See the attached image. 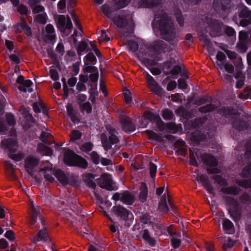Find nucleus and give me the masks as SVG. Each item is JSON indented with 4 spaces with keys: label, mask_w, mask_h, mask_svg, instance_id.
Instances as JSON below:
<instances>
[{
    "label": "nucleus",
    "mask_w": 251,
    "mask_h": 251,
    "mask_svg": "<svg viewBox=\"0 0 251 251\" xmlns=\"http://www.w3.org/2000/svg\"><path fill=\"white\" fill-rule=\"evenodd\" d=\"M102 12L109 19L111 20L115 25L118 28L126 27L128 33H131L134 30V24L129 11H121L119 14L113 16L112 10L107 4L102 6Z\"/></svg>",
    "instance_id": "f257e3e1"
},
{
    "label": "nucleus",
    "mask_w": 251,
    "mask_h": 251,
    "mask_svg": "<svg viewBox=\"0 0 251 251\" xmlns=\"http://www.w3.org/2000/svg\"><path fill=\"white\" fill-rule=\"evenodd\" d=\"M106 129L107 134L104 133L100 134L102 146L105 151H109V154L111 156L118 155V153H116L115 150L112 149V146L119 142L120 139L118 136L119 133L110 125L106 126Z\"/></svg>",
    "instance_id": "f03ea898"
},
{
    "label": "nucleus",
    "mask_w": 251,
    "mask_h": 251,
    "mask_svg": "<svg viewBox=\"0 0 251 251\" xmlns=\"http://www.w3.org/2000/svg\"><path fill=\"white\" fill-rule=\"evenodd\" d=\"M160 36L166 41H172L175 38L176 31L173 22L167 15L162 16L157 21Z\"/></svg>",
    "instance_id": "7ed1b4c3"
},
{
    "label": "nucleus",
    "mask_w": 251,
    "mask_h": 251,
    "mask_svg": "<svg viewBox=\"0 0 251 251\" xmlns=\"http://www.w3.org/2000/svg\"><path fill=\"white\" fill-rule=\"evenodd\" d=\"M213 6L216 13L224 19L238 8L237 4L234 3L231 0H213Z\"/></svg>",
    "instance_id": "20e7f679"
},
{
    "label": "nucleus",
    "mask_w": 251,
    "mask_h": 251,
    "mask_svg": "<svg viewBox=\"0 0 251 251\" xmlns=\"http://www.w3.org/2000/svg\"><path fill=\"white\" fill-rule=\"evenodd\" d=\"M64 162L68 166H75L83 169H86L88 165L87 161L85 158L70 149L64 153Z\"/></svg>",
    "instance_id": "39448f33"
},
{
    "label": "nucleus",
    "mask_w": 251,
    "mask_h": 251,
    "mask_svg": "<svg viewBox=\"0 0 251 251\" xmlns=\"http://www.w3.org/2000/svg\"><path fill=\"white\" fill-rule=\"evenodd\" d=\"M237 10L232 17V21L236 24L243 27H246L251 25V11L245 5L241 6L237 4Z\"/></svg>",
    "instance_id": "423d86ee"
},
{
    "label": "nucleus",
    "mask_w": 251,
    "mask_h": 251,
    "mask_svg": "<svg viewBox=\"0 0 251 251\" xmlns=\"http://www.w3.org/2000/svg\"><path fill=\"white\" fill-rule=\"evenodd\" d=\"M196 156L198 159L200 158L203 164L210 167H214L213 168H207L206 169L207 172L209 174H218L220 173V170L215 168L218 165V161L215 156L206 152L199 154L198 152H196Z\"/></svg>",
    "instance_id": "0eeeda50"
},
{
    "label": "nucleus",
    "mask_w": 251,
    "mask_h": 251,
    "mask_svg": "<svg viewBox=\"0 0 251 251\" xmlns=\"http://www.w3.org/2000/svg\"><path fill=\"white\" fill-rule=\"evenodd\" d=\"M226 201L231 206L228 210L230 216L234 221H239L241 217V208L238 201L234 198L230 197H227Z\"/></svg>",
    "instance_id": "6e6552de"
},
{
    "label": "nucleus",
    "mask_w": 251,
    "mask_h": 251,
    "mask_svg": "<svg viewBox=\"0 0 251 251\" xmlns=\"http://www.w3.org/2000/svg\"><path fill=\"white\" fill-rule=\"evenodd\" d=\"M54 19L56 27L61 33H65L67 30H72L73 24L69 16L66 17L64 15H59Z\"/></svg>",
    "instance_id": "1a4fd4ad"
},
{
    "label": "nucleus",
    "mask_w": 251,
    "mask_h": 251,
    "mask_svg": "<svg viewBox=\"0 0 251 251\" xmlns=\"http://www.w3.org/2000/svg\"><path fill=\"white\" fill-rule=\"evenodd\" d=\"M151 50H152L154 51L156 55H160L161 53L170 51V47L164 41L158 40L151 46Z\"/></svg>",
    "instance_id": "9d476101"
},
{
    "label": "nucleus",
    "mask_w": 251,
    "mask_h": 251,
    "mask_svg": "<svg viewBox=\"0 0 251 251\" xmlns=\"http://www.w3.org/2000/svg\"><path fill=\"white\" fill-rule=\"evenodd\" d=\"M40 162L39 158L33 155L28 156L25 161V167L27 173L31 176L33 175V169L38 165Z\"/></svg>",
    "instance_id": "9b49d317"
},
{
    "label": "nucleus",
    "mask_w": 251,
    "mask_h": 251,
    "mask_svg": "<svg viewBox=\"0 0 251 251\" xmlns=\"http://www.w3.org/2000/svg\"><path fill=\"white\" fill-rule=\"evenodd\" d=\"M112 210L117 216L125 221L132 219L133 217L129 210L121 205L113 206Z\"/></svg>",
    "instance_id": "f8f14e48"
},
{
    "label": "nucleus",
    "mask_w": 251,
    "mask_h": 251,
    "mask_svg": "<svg viewBox=\"0 0 251 251\" xmlns=\"http://www.w3.org/2000/svg\"><path fill=\"white\" fill-rule=\"evenodd\" d=\"M120 123L122 130L126 133L133 132L136 129L135 125L131 121L128 117H121Z\"/></svg>",
    "instance_id": "ddd939ff"
},
{
    "label": "nucleus",
    "mask_w": 251,
    "mask_h": 251,
    "mask_svg": "<svg viewBox=\"0 0 251 251\" xmlns=\"http://www.w3.org/2000/svg\"><path fill=\"white\" fill-rule=\"evenodd\" d=\"M223 23L215 20L209 25L210 29V35L212 37L219 36L222 35Z\"/></svg>",
    "instance_id": "4468645a"
},
{
    "label": "nucleus",
    "mask_w": 251,
    "mask_h": 251,
    "mask_svg": "<svg viewBox=\"0 0 251 251\" xmlns=\"http://www.w3.org/2000/svg\"><path fill=\"white\" fill-rule=\"evenodd\" d=\"M232 125L233 128L236 129V135H238L241 131L247 130L249 126V123L247 121L240 119L233 120Z\"/></svg>",
    "instance_id": "2eb2a0df"
},
{
    "label": "nucleus",
    "mask_w": 251,
    "mask_h": 251,
    "mask_svg": "<svg viewBox=\"0 0 251 251\" xmlns=\"http://www.w3.org/2000/svg\"><path fill=\"white\" fill-rule=\"evenodd\" d=\"M206 135L199 130H196L191 133L190 140L192 143L198 145L206 139Z\"/></svg>",
    "instance_id": "dca6fc26"
},
{
    "label": "nucleus",
    "mask_w": 251,
    "mask_h": 251,
    "mask_svg": "<svg viewBox=\"0 0 251 251\" xmlns=\"http://www.w3.org/2000/svg\"><path fill=\"white\" fill-rule=\"evenodd\" d=\"M198 180L201 182L203 186L205 188L207 192L214 196L215 193L213 187L210 184L207 176L205 175L201 174L199 176Z\"/></svg>",
    "instance_id": "f3484780"
},
{
    "label": "nucleus",
    "mask_w": 251,
    "mask_h": 251,
    "mask_svg": "<svg viewBox=\"0 0 251 251\" xmlns=\"http://www.w3.org/2000/svg\"><path fill=\"white\" fill-rule=\"evenodd\" d=\"M220 113L226 117L233 119L237 115V111L231 106L223 107L220 109Z\"/></svg>",
    "instance_id": "a211bd4d"
},
{
    "label": "nucleus",
    "mask_w": 251,
    "mask_h": 251,
    "mask_svg": "<svg viewBox=\"0 0 251 251\" xmlns=\"http://www.w3.org/2000/svg\"><path fill=\"white\" fill-rule=\"evenodd\" d=\"M46 31L48 34L45 37V41L50 42L54 40L56 38L55 29L51 24H48L46 26Z\"/></svg>",
    "instance_id": "6ab92c4d"
},
{
    "label": "nucleus",
    "mask_w": 251,
    "mask_h": 251,
    "mask_svg": "<svg viewBox=\"0 0 251 251\" xmlns=\"http://www.w3.org/2000/svg\"><path fill=\"white\" fill-rule=\"evenodd\" d=\"M40 208L35 207L34 205H32L30 207V213L31 216V223L32 225H34L37 222V217H39L42 221V217H41Z\"/></svg>",
    "instance_id": "aec40b11"
},
{
    "label": "nucleus",
    "mask_w": 251,
    "mask_h": 251,
    "mask_svg": "<svg viewBox=\"0 0 251 251\" xmlns=\"http://www.w3.org/2000/svg\"><path fill=\"white\" fill-rule=\"evenodd\" d=\"M146 118L152 123H155L159 128H161V126L163 125V122L158 115L149 112L146 114Z\"/></svg>",
    "instance_id": "412c9836"
},
{
    "label": "nucleus",
    "mask_w": 251,
    "mask_h": 251,
    "mask_svg": "<svg viewBox=\"0 0 251 251\" xmlns=\"http://www.w3.org/2000/svg\"><path fill=\"white\" fill-rule=\"evenodd\" d=\"M49 235L47 228H44L39 230L36 236L34 238V242H37L41 241L46 242L48 240Z\"/></svg>",
    "instance_id": "4be33fe9"
},
{
    "label": "nucleus",
    "mask_w": 251,
    "mask_h": 251,
    "mask_svg": "<svg viewBox=\"0 0 251 251\" xmlns=\"http://www.w3.org/2000/svg\"><path fill=\"white\" fill-rule=\"evenodd\" d=\"M146 78L149 85L151 87L152 91L154 92H159L161 91V87L159 86L154 78L149 73H147Z\"/></svg>",
    "instance_id": "5701e85b"
},
{
    "label": "nucleus",
    "mask_w": 251,
    "mask_h": 251,
    "mask_svg": "<svg viewBox=\"0 0 251 251\" xmlns=\"http://www.w3.org/2000/svg\"><path fill=\"white\" fill-rule=\"evenodd\" d=\"M121 201L125 204L132 205L135 201V199L129 191H125L122 195Z\"/></svg>",
    "instance_id": "b1692460"
},
{
    "label": "nucleus",
    "mask_w": 251,
    "mask_h": 251,
    "mask_svg": "<svg viewBox=\"0 0 251 251\" xmlns=\"http://www.w3.org/2000/svg\"><path fill=\"white\" fill-rule=\"evenodd\" d=\"M220 191L225 194L238 195L240 192V189L236 186H230L223 187Z\"/></svg>",
    "instance_id": "393cba45"
},
{
    "label": "nucleus",
    "mask_w": 251,
    "mask_h": 251,
    "mask_svg": "<svg viewBox=\"0 0 251 251\" xmlns=\"http://www.w3.org/2000/svg\"><path fill=\"white\" fill-rule=\"evenodd\" d=\"M54 176L62 184L66 185L68 184V177L61 169H57L54 173Z\"/></svg>",
    "instance_id": "a878e982"
},
{
    "label": "nucleus",
    "mask_w": 251,
    "mask_h": 251,
    "mask_svg": "<svg viewBox=\"0 0 251 251\" xmlns=\"http://www.w3.org/2000/svg\"><path fill=\"white\" fill-rule=\"evenodd\" d=\"M19 27L24 31L25 34L27 36H30L32 35V31L30 27L27 25L25 19H22L21 20L20 25H18L17 28V31L18 32H21V30H20Z\"/></svg>",
    "instance_id": "bb28decb"
},
{
    "label": "nucleus",
    "mask_w": 251,
    "mask_h": 251,
    "mask_svg": "<svg viewBox=\"0 0 251 251\" xmlns=\"http://www.w3.org/2000/svg\"><path fill=\"white\" fill-rule=\"evenodd\" d=\"M19 27L24 31L25 34L27 36H30L32 35V31L30 27L27 25L25 19H22L21 20L20 25H18L17 28V31L18 32H21V30H20Z\"/></svg>",
    "instance_id": "cd10ccee"
},
{
    "label": "nucleus",
    "mask_w": 251,
    "mask_h": 251,
    "mask_svg": "<svg viewBox=\"0 0 251 251\" xmlns=\"http://www.w3.org/2000/svg\"><path fill=\"white\" fill-rule=\"evenodd\" d=\"M161 3L160 0H141L140 4L145 8H153L158 6Z\"/></svg>",
    "instance_id": "c85d7f7f"
},
{
    "label": "nucleus",
    "mask_w": 251,
    "mask_h": 251,
    "mask_svg": "<svg viewBox=\"0 0 251 251\" xmlns=\"http://www.w3.org/2000/svg\"><path fill=\"white\" fill-rule=\"evenodd\" d=\"M143 239L151 247H154L156 245L155 240L150 234L149 231L148 229L143 230L142 234Z\"/></svg>",
    "instance_id": "c756f323"
},
{
    "label": "nucleus",
    "mask_w": 251,
    "mask_h": 251,
    "mask_svg": "<svg viewBox=\"0 0 251 251\" xmlns=\"http://www.w3.org/2000/svg\"><path fill=\"white\" fill-rule=\"evenodd\" d=\"M222 226L223 230L226 234H230V231L234 228L233 223L226 218L223 219Z\"/></svg>",
    "instance_id": "7c9ffc66"
},
{
    "label": "nucleus",
    "mask_w": 251,
    "mask_h": 251,
    "mask_svg": "<svg viewBox=\"0 0 251 251\" xmlns=\"http://www.w3.org/2000/svg\"><path fill=\"white\" fill-rule=\"evenodd\" d=\"M89 100L94 104L96 103V98L98 96L99 93L97 91V85H91L89 90Z\"/></svg>",
    "instance_id": "2f4dec72"
},
{
    "label": "nucleus",
    "mask_w": 251,
    "mask_h": 251,
    "mask_svg": "<svg viewBox=\"0 0 251 251\" xmlns=\"http://www.w3.org/2000/svg\"><path fill=\"white\" fill-rule=\"evenodd\" d=\"M158 209L161 212L164 213H167L170 211L169 206L167 203L166 196L164 194L161 198V201L158 203Z\"/></svg>",
    "instance_id": "473e14b6"
},
{
    "label": "nucleus",
    "mask_w": 251,
    "mask_h": 251,
    "mask_svg": "<svg viewBox=\"0 0 251 251\" xmlns=\"http://www.w3.org/2000/svg\"><path fill=\"white\" fill-rule=\"evenodd\" d=\"M148 194V190L147 184L145 183H142L139 194V199L141 202H144L146 201Z\"/></svg>",
    "instance_id": "72a5a7b5"
},
{
    "label": "nucleus",
    "mask_w": 251,
    "mask_h": 251,
    "mask_svg": "<svg viewBox=\"0 0 251 251\" xmlns=\"http://www.w3.org/2000/svg\"><path fill=\"white\" fill-rule=\"evenodd\" d=\"M66 110L68 115L69 116L73 122H75L76 121H78V118L76 116V112L71 104H68L67 105Z\"/></svg>",
    "instance_id": "f704fd0d"
},
{
    "label": "nucleus",
    "mask_w": 251,
    "mask_h": 251,
    "mask_svg": "<svg viewBox=\"0 0 251 251\" xmlns=\"http://www.w3.org/2000/svg\"><path fill=\"white\" fill-rule=\"evenodd\" d=\"M214 179L216 183L223 187H226L228 185V182L226 179L220 175H213L211 177Z\"/></svg>",
    "instance_id": "c9c22d12"
},
{
    "label": "nucleus",
    "mask_w": 251,
    "mask_h": 251,
    "mask_svg": "<svg viewBox=\"0 0 251 251\" xmlns=\"http://www.w3.org/2000/svg\"><path fill=\"white\" fill-rule=\"evenodd\" d=\"M178 143L179 144V145L180 147V148L177 149L176 150V151H175L176 153V154H177L178 155L185 156L187 152V150L186 148L184 147V145L185 144V143L183 140H181V141L178 140L176 142V146Z\"/></svg>",
    "instance_id": "e433bc0d"
},
{
    "label": "nucleus",
    "mask_w": 251,
    "mask_h": 251,
    "mask_svg": "<svg viewBox=\"0 0 251 251\" xmlns=\"http://www.w3.org/2000/svg\"><path fill=\"white\" fill-rule=\"evenodd\" d=\"M76 50L78 55L79 56H81L82 52L84 51L85 50H86L87 51H90V49L88 48V45L87 43L83 40L81 41L77 46Z\"/></svg>",
    "instance_id": "4c0bfd02"
},
{
    "label": "nucleus",
    "mask_w": 251,
    "mask_h": 251,
    "mask_svg": "<svg viewBox=\"0 0 251 251\" xmlns=\"http://www.w3.org/2000/svg\"><path fill=\"white\" fill-rule=\"evenodd\" d=\"M217 106L215 104L209 103L205 105L200 107L199 108V111L202 113H206L213 111L216 109Z\"/></svg>",
    "instance_id": "58836bf2"
},
{
    "label": "nucleus",
    "mask_w": 251,
    "mask_h": 251,
    "mask_svg": "<svg viewBox=\"0 0 251 251\" xmlns=\"http://www.w3.org/2000/svg\"><path fill=\"white\" fill-rule=\"evenodd\" d=\"M33 84L32 81L30 79L25 80V83L22 84H20L18 87V89L20 91H22L23 92L26 93L27 92L26 88H28V91L29 92H32L33 90L32 88H29L31 85Z\"/></svg>",
    "instance_id": "ea45409f"
},
{
    "label": "nucleus",
    "mask_w": 251,
    "mask_h": 251,
    "mask_svg": "<svg viewBox=\"0 0 251 251\" xmlns=\"http://www.w3.org/2000/svg\"><path fill=\"white\" fill-rule=\"evenodd\" d=\"M217 64V65L222 69V67L224 66V61L226 59V56L225 54L221 51H218L216 56Z\"/></svg>",
    "instance_id": "a19ab883"
},
{
    "label": "nucleus",
    "mask_w": 251,
    "mask_h": 251,
    "mask_svg": "<svg viewBox=\"0 0 251 251\" xmlns=\"http://www.w3.org/2000/svg\"><path fill=\"white\" fill-rule=\"evenodd\" d=\"M100 187L107 190H111L112 188L111 179L108 177H103L100 183Z\"/></svg>",
    "instance_id": "79ce46f5"
},
{
    "label": "nucleus",
    "mask_w": 251,
    "mask_h": 251,
    "mask_svg": "<svg viewBox=\"0 0 251 251\" xmlns=\"http://www.w3.org/2000/svg\"><path fill=\"white\" fill-rule=\"evenodd\" d=\"M79 106L81 112L86 111L88 114L91 113L92 111V107L90 102L79 103Z\"/></svg>",
    "instance_id": "37998d69"
},
{
    "label": "nucleus",
    "mask_w": 251,
    "mask_h": 251,
    "mask_svg": "<svg viewBox=\"0 0 251 251\" xmlns=\"http://www.w3.org/2000/svg\"><path fill=\"white\" fill-rule=\"evenodd\" d=\"M85 62H89L92 65H95L97 63V59L93 52H89L84 58Z\"/></svg>",
    "instance_id": "c03bdc74"
},
{
    "label": "nucleus",
    "mask_w": 251,
    "mask_h": 251,
    "mask_svg": "<svg viewBox=\"0 0 251 251\" xmlns=\"http://www.w3.org/2000/svg\"><path fill=\"white\" fill-rule=\"evenodd\" d=\"M251 176V162L242 170L240 176L243 178H248Z\"/></svg>",
    "instance_id": "a18cd8bd"
},
{
    "label": "nucleus",
    "mask_w": 251,
    "mask_h": 251,
    "mask_svg": "<svg viewBox=\"0 0 251 251\" xmlns=\"http://www.w3.org/2000/svg\"><path fill=\"white\" fill-rule=\"evenodd\" d=\"M95 176L93 174L91 173L87 174L86 180L87 184L89 187L94 189H95L97 186L96 183L93 180Z\"/></svg>",
    "instance_id": "49530a36"
},
{
    "label": "nucleus",
    "mask_w": 251,
    "mask_h": 251,
    "mask_svg": "<svg viewBox=\"0 0 251 251\" xmlns=\"http://www.w3.org/2000/svg\"><path fill=\"white\" fill-rule=\"evenodd\" d=\"M212 99L208 96H204L196 100L195 103L199 106L205 104L208 102H211Z\"/></svg>",
    "instance_id": "de8ad7c7"
},
{
    "label": "nucleus",
    "mask_w": 251,
    "mask_h": 251,
    "mask_svg": "<svg viewBox=\"0 0 251 251\" xmlns=\"http://www.w3.org/2000/svg\"><path fill=\"white\" fill-rule=\"evenodd\" d=\"M126 45L129 50L133 52L137 51L139 48L138 43L132 40L128 41L127 42Z\"/></svg>",
    "instance_id": "09e8293b"
},
{
    "label": "nucleus",
    "mask_w": 251,
    "mask_h": 251,
    "mask_svg": "<svg viewBox=\"0 0 251 251\" xmlns=\"http://www.w3.org/2000/svg\"><path fill=\"white\" fill-rule=\"evenodd\" d=\"M88 77L90 81L93 83L92 85L97 84L99 79V71L98 69L96 70L95 72L91 73L89 75Z\"/></svg>",
    "instance_id": "8fccbe9b"
},
{
    "label": "nucleus",
    "mask_w": 251,
    "mask_h": 251,
    "mask_svg": "<svg viewBox=\"0 0 251 251\" xmlns=\"http://www.w3.org/2000/svg\"><path fill=\"white\" fill-rule=\"evenodd\" d=\"M71 209L76 215H80L82 213V206L80 203L76 201L72 204Z\"/></svg>",
    "instance_id": "3c124183"
},
{
    "label": "nucleus",
    "mask_w": 251,
    "mask_h": 251,
    "mask_svg": "<svg viewBox=\"0 0 251 251\" xmlns=\"http://www.w3.org/2000/svg\"><path fill=\"white\" fill-rule=\"evenodd\" d=\"M90 156L91 158V160L92 162L98 165L100 163V156L99 154L95 151H93L90 153Z\"/></svg>",
    "instance_id": "603ef678"
},
{
    "label": "nucleus",
    "mask_w": 251,
    "mask_h": 251,
    "mask_svg": "<svg viewBox=\"0 0 251 251\" xmlns=\"http://www.w3.org/2000/svg\"><path fill=\"white\" fill-rule=\"evenodd\" d=\"M97 67L89 65V64L87 62L84 63V66L82 69V71L84 73H92L97 70Z\"/></svg>",
    "instance_id": "864d4df0"
},
{
    "label": "nucleus",
    "mask_w": 251,
    "mask_h": 251,
    "mask_svg": "<svg viewBox=\"0 0 251 251\" xmlns=\"http://www.w3.org/2000/svg\"><path fill=\"white\" fill-rule=\"evenodd\" d=\"M174 116L173 112L169 109H165L162 111V117L164 120H171Z\"/></svg>",
    "instance_id": "5fc2aeb1"
},
{
    "label": "nucleus",
    "mask_w": 251,
    "mask_h": 251,
    "mask_svg": "<svg viewBox=\"0 0 251 251\" xmlns=\"http://www.w3.org/2000/svg\"><path fill=\"white\" fill-rule=\"evenodd\" d=\"M147 134L150 139L154 140L156 141H160L161 137L160 135L152 130H147Z\"/></svg>",
    "instance_id": "6e6d98bb"
},
{
    "label": "nucleus",
    "mask_w": 251,
    "mask_h": 251,
    "mask_svg": "<svg viewBox=\"0 0 251 251\" xmlns=\"http://www.w3.org/2000/svg\"><path fill=\"white\" fill-rule=\"evenodd\" d=\"M94 145L90 142H85L81 146L80 149L82 151L85 152L90 151L93 148Z\"/></svg>",
    "instance_id": "4d7b16f0"
},
{
    "label": "nucleus",
    "mask_w": 251,
    "mask_h": 251,
    "mask_svg": "<svg viewBox=\"0 0 251 251\" xmlns=\"http://www.w3.org/2000/svg\"><path fill=\"white\" fill-rule=\"evenodd\" d=\"M157 168V165L153 162H150L149 163L150 174L152 178H154L156 176Z\"/></svg>",
    "instance_id": "13d9d810"
},
{
    "label": "nucleus",
    "mask_w": 251,
    "mask_h": 251,
    "mask_svg": "<svg viewBox=\"0 0 251 251\" xmlns=\"http://www.w3.org/2000/svg\"><path fill=\"white\" fill-rule=\"evenodd\" d=\"M129 0H118L115 4L114 8L118 10L126 7L128 3Z\"/></svg>",
    "instance_id": "bf43d9fd"
},
{
    "label": "nucleus",
    "mask_w": 251,
    "mask_h": 251,
    "mask_svg": "<svg viewBox=\"0 0 251 251\" xmlns=\"http://www.w3.org/2000/svg\"><path fill=\"white\" fill-rule=\"evenodd\" d=\"M189 163L190 165L195 167L199 166L194 153L191 149L189 150Z\"/></svg>",
    "instance_id": "052dcab7"
},
{
    "label": "nucleus",
    "mask_w": 251,
    "mask_h": 251,
    "mask_svg": "<svg viewBox=\"0 0 251 251\" xmlns=\"http://www.w3.org/2000/svg\"><path fill=\"white\" fill-rule=\"evenodd\" d=\"M6 120L7 124L10 126H14L16 124L15 117L13 115L10 113H6Z\"/></svg>",
    "instance_id": "680f3d73"
},
{
    "label": "nucleus",
    "mask_w": 251,
    "mask_h": 251,
    "mask_svg": "<svg viewBox=\"0 0 251 251\" xmlns=\"http://www.w3.org/2000/svg\"><path fill=\"white\" fill-rule=\"evenodd\" d=\"M250 179H241L236 180V183L239 186L245 188H250Z\"/></svg>",
    "instance_id": "e2e57ef3"
},
{
    "label": "nucleus",
    "mask_w": 251,
    "mask_h": 251,
    "mask_svg": "<svg viewBox=\"0 0 251 251\" xmlns=\"http://www.w3.org/2000/svg\"><path fill=\"white\" fill-rule=\"evenodd\" d=\"M9 157L12 160L16 162H18L23 159L24 158V155L23 153L19 152L18 153H12L9 154Z\"/></svg>",
    "instance_id": "0e129e2a"
},
{
    "label": "nucleus",
    "mask_w": 251,
    "mask_h": 251,
    "mask_svg": "<svg viewBox=\"0 0 251 251\" xmlns=\"http://www.w3.org/2000/svg\"><path fill=\"white\" fill-rule=\"evenodd\" d=\"M82 133L81 132L78 130H74L71 136V140L72 141H75L79 140L81 138Z\"/></svg>",
    "instance_id": "69168bd1"
},
{
    "label": "nucleus",
    "mask_w": 251,
    "mask_h": 251,
    "mask_svg": "<svg viewBox=\"0 0 251 251\" xmlns=\"http://www.w3.org/2000/svg\"><path fill=\"white\" fill-rule=\"evenodd\" d=\"M46 15L43 14H39L36 16L35 19L37 22L41 24H45L47 22Z\"/></svg>",
    "instance_id": "338daca9"
},
{
    "label": "nucleus",
    "mask_w": 251,
    "mask_h": 251,
    "mask_svg": "<svg viewBox=\"0 0 251 251\" xmlns=\"http://www.w3.org/2000/svg\"><path fill=\"white\" fill-rule=\"evenodd\" d=\"M200 39L207 46H210L211 45V42L210 39L207 36L202 33L200 35Z\"/></svg>",
    "instance_id": "774afa93"
}]
</instances>
